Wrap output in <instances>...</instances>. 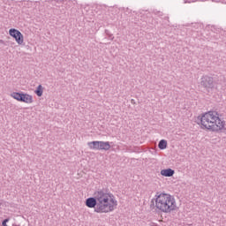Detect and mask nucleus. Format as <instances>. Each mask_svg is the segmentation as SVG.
Returning a JSON list of instances; mask_svg holds the SVG:
<instances>
[{
    "instance_id": "7ed1b4c3",
    "label": "nucleus",
    "mask_w": 226,
    "mask_h": 226,
    "mask_svg": "<svg viewBox=\"0 0 226 226\" xmlns=\"http://www.w3.org/2000/svg\"><path fill=\"white\" fill-rule=\"evenodd\" d=\"M151 209H158L162 213H172L177 209V204L174 196L169 193L156 192L154 198L151 200Z\"/></svg>"
},
{
    "instance_id": "6e6552de",
    "label": "nucleus",
    "mask_w": 226,
    "mask_h": 226,
    "mask_svg": "<svg viewBox=\"0 0 226 226\" xmlns=\"http://www.w3.org/2000/svg\"><path fill=\"white\" fill-rule=\"evenodd\" d=\"M161 175L164 176V177H172V176H174V170L172 169L162 170L161 171Z\"/></svg>"
},
{
    "instance_id": "9d476101",
    "label": "nucleus",
    "mask_w": 226,
    "mask_h": 226,
    "mask_svg": "<svg viewBox=\"0 0 226 226\" xmlns=\"http://www.w3.org/2000/svg\"><path fill=\"white\" fill-rule=\"evenodd\" d=\"M159 149H167V140L161 139L158 144Z\"/></svg>"
},
{
    "instance_id": "1a4fd4ad",
    "label": "nucleus",
    "mask_w": 226,
    "mask_h": 226,
    "mask_svg": "<svg viewBox=\"0 0 226 226\" xmlns=\"http://www.w3.org/2000/svg\"><path fill=\"white\" fill-rule=\"evenodd\" d=\"M24 93L13 92L11 94V98L17 100V102H22V94Z\"/></svg>"
},
{
    "instance_id": "423d86ee",
    "label": "nucleus",
    "mask_w": 226,
    "mask_h": 226,
    "mask_svg": "<svg viewBox=\"0 0 226 226\" xmlns=\"http://www.w3.org/2000/svg\"><path fill=\"white\" fill-rule=\"evenodd\" d=\"M201 86L207 89H213L215 86L213 78L209 76H203L201 78Z\"/></svg>"
},
{
    "instance_id": "0eeeda50",
    "label": "nucleus",
    "mask_w": 226,
    "mask_h": 226,
    "mask_svg": "<svg viewBox=\"0 0 226 226\" xmlns=\"http://www.w3.org/2000/svg\"><path fill=\"white\" fill-rule=\"evenodd\" d=\"M21 102L23 103H33V95H29V94H23L21 96Z\"/></svg>"
},
{
    "instance_id": "f8f14e48",
    "label": "nucleus",
    "mask_w": 226,
    "mask_h": 226,
    "mask_svg": "<svg viewBox=\"0 0 226 226\" xmlns=\"http://www.w3.org/2000/svg\"><path fill=\"white\" fill-rule=\"evenodd\" d=\"M10 222V219H4L2 222V226H8L6 223Z\"/></svg>"
},
{
    "instance_id": "20e7f679",
    "label": "nucleus",
    "mask_w": 226,
    "mask_h": 226,
    "mask_svg": "<svg viewBox=\"0 0 226 226\" xmlns=\"http://www.w3.org/2000/svg\"><path fill=\"white\" fill-rule=\"evenodd\" d=\"M87 146L89 149L94 151H109L110 149V142L109 141H90Z\"/></svg>"
},
{
    "instance_id": "f257e3e1",
    "label": "nucleus",
    "mask_w": 226,
    "mask_h": 226,
    "mask_svg": "<svg viewBox=\"0 0 226 226\" xmlns=\"http://www.w3.org/2000/svg\"><path fill=\"white\" fill-rule=\"evenodd\" d=\"M94 196L86 200V206L91 209L94 208V213H112L115 207L117 206V200H116L114 195L105 189L97 190Z\"/></svg>"
},
{
    "instance_id": "f03ea898",
    "label": "nucleus",
    "mask_w": 226,
    "mask_h": 226,
    "mask_svg": "<svg viewBox=\"0 0 226 226\" xmlns=\"http://www.w3.org/2000/svg\"><path fill=\"white\" fill-rule=\"evenodd\" d=\"M196 123L201 125L205 130L210 132H218L225 128V121L222 119V115L218 111H207L201 117H198Z\"/></svg>"
},
{
    "instance_id": "9b49d317",
    "label": "nucleus",
    "mask_w": 226,
    "mask_h": 226,
    "mask_svg": "<svg viewBox=\"0 0 226 226\" xmlns=\"http://www.w3.org/2000/svg\"><path fill=\"white\" fill-rule=\"evenodd\" d=\"M35 94L37 96H42L43 94V87L41 85H39L35 90Z\"/></svg>"
},
{
    "instance_id": "39448f33",
    "label": "nucleus",
    "mask_w": 226,
    "mask_h": 226,
    "mask_svg": "<svg viewBox=\"0 0 226 226\" xmlns=\"http://www.w3.org/2000/svg\"><path fill=\"white\" fill-rule=\"evenodd\" d=\"M9 34L12 38H14V40L16 41V43H18V45H22V43H24V35L22 34V33L20 31H19L15 28H11L9 30Z\"/></svg>"
}]
</instances>
